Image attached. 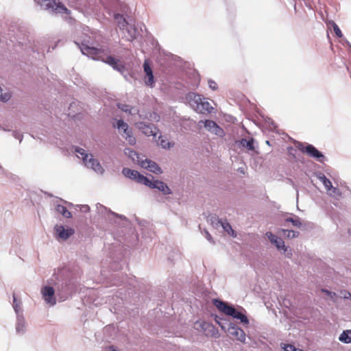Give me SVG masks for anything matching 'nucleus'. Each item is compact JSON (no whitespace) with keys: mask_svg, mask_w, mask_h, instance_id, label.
Wrapping results in <instances>:
<instances>
[{"mask_svg":"<svg viewBox=\"0 0 351 351\" xmlns=\"http://www.w3.org/2000/svg\"><path fill=\"white\" fill-rule=\"evenodd\" d=\"M190 105L197 112L199 113H210L213 108L210 103L202 98L201 95L192 94L189 95Z\"/></svg>","mask_w":351,"mask_h":351,"instance_id":"3","label":"nucleus"},{"mask_svg":"<svg viewBox=\"0 0 351 351\" xmlns=\"http://www.w3.org/2000/svg\"><path fill=\"white\" fill-rule=\"evenodd\" d=\"M138 128L147 136H156L157 134V128L153 124L140 123Z\"/></svg>","mask_w":351,"mask_h":351,"instance_id":"15","label":"nucleus"},{"mask_svg":"<svg viewBox=\"0 0 351 351\" xmlns=\"http://www.w3.org/2000/svg\"><path fill=\"white\" fill-rule=\"evenodd\" d=\"M143 69H144L145 73H146V75L147 76V78H145V82L146 85L149 86H153V85L154 84V75H153L152 68L150 67L147 61H145V62L143 63Z\"/></svg>","mask_w":351,"mask_h":351,"instance_id":"17","label":"nucleus"},{"mask_svg":"<svg viewBox=\"0 0 351 351\" xmlns=\"http://www.w3.org/2000/svg\"><path fill=\"white\" fill-rule=\"evenodd\" d=\"M221 226L223 227V230L228 233L229 235L232 236V237H236L237 234L234 232V230L232 228L231 225L228 222H222L220 221Z\"/></svg>","mask_w":351,"mask_h":351,"instance_id":"20","label":"nucleus"},{"mask_svg":"<svg viewBox=\"0 0 351 351\" xmlns=\"http://www.w3.org/2000/svg\"><path fill=\"white\" fill-rule=\"evenodd\" d=\"M240 143L243 147H245L248 150L253 151L254 149L253 138H250V140L242 139Z\"/></svg>","mask_w":351,"mask_h":351,"instance_id":"21","label":"nucleus"},{"mask_svg":"<svg viewBox=\"0 0 351 351\" xmlns=\"http://www.w3.org/2000/svg\"><path fill=\"white\" fill-rule=\"evenodd\" d=\"M341 297H343V298L348 299L351 298V294L350 292L342 291L340 293Z\"/></svg>","mask_w":351,"mask_h":351,"instance_id":"35","label":"nucleus"},{"mask_svg":"<svg viewBox=\"0 0 351 351\" xmlns=\"http://www.w3.org/2000/svg\"><path fill=\"white\" fill-rule=\"evenodd\" d=\"M11 97L10 93H2V88L0 86V101L3 102L8 101Z\"/></svg>","mask_w":351,"mask_h":351,"instance_id":"28","label":"nucleus"},{"mask_svg":"<svg viewBox=\"0 0 351 351\" xmlns=\"http://www.w3.org/2000/svg\"><path fill=\"white\" fill-rule=\"evenodd\" d=\"M333 29H334V32H335L336 35L338 37H341L342 36L341 31L340 30V29L338 27V25L336 23H333Z\"/></svg>","mask_w":351,"mask_h":351,"instance_id":"33","label":"nucleus"},{"mask_svg":"<svg viewBox=\"0 0 351 351\" xmlns=\"http://www.w3.org/2000/svg\"><path fill=\"white\" fill-rule=\"evenodd\" d=\"M76 153L78 154V157H81L83 159V161L85 165L88 168H90L93 169L95 172L102 173L104 169L100 165V163L94 158L92 154H88L85 152V150L81 148L75 149Z\"/></svg>","mask_w":351,"mask_h":351,"instance_id":"4","label":"nucleus"},{"mask_svg":"<svg viewBox=\"0 0 351 351\" xmlns=\"http://www.w3.org/2000/svg\"><path fill=\"white\" fill-rule=\"evenodd\" d=\"M109 350L110 351H117L116 349L114 347H112V346L109 347Z\"/></svg>","mask_w":351,"mask_h":351,"instance_id":"40","label":"nucleus"},{"mask_svg":"<svg viewBox=\"0 0 351 351\" xmlns=\"http://www.w3.org/2000/svg\"><path fill=\"white\" fill-rule=\"evenodd\" d=\"M214 305L217 308L218 310L223 313L227 315L232 316L234 318L239 319L242 323L248 324L249 321L247 317L241 312L237 311L236 309L229 306L228 303L224 302L220 300H213Z\"/></svg>","mask_w":351,"mask_h":351,"instance_id":"2","label":"nucleus"},{"mask_svg":"<svg viewBox=\"0 0 351 351\" xmlns=\"http://www.w3.org/2000/svg\"><path fill=\"white\" fill-rule=\"evenodd\" d=\"M195 326L197 328H201V329L206 332V335L207 336L210 335L215 337H218V331L216 330V328L213 324L208 322L204 321L197 322L195 323Z\"/></svg>","mask_w":351,"mask_h":351,"instance_id":"9","label":"nucleus"},{"mask_svg":"<svg viewBox=\"0 0 351 351\" xmlns=\"http://www.w3.org/2000/svg\"><path fill=\"white\" fill-rule=\"evenodd\" d=\"M340 341L349 343L351 342V330H344L339 337Z\"/></svg>","mask_w":351,"mask_h":351,"instance_id":"19","label":"nucleus"},{"mask_svg":"<svg viewBox=\"0 0 351 351\" xmlns=\"http://www.w3.org/2000/svg\"><path fill=\"white\" fill-rule=\"evenodd\" d=\"M114 19L116 20L118 26L120 29H124L125 27H128V23L125 20V19L123 16V15L119 14H114Z\"/></svg>","mask_w":351,"mask_h":351,"instance_id":"18","label":"nucleus"},{"mask_svg":"<svg viewBox=\"0 0 351 351\" xmlns=\"http://www.w3.org/2000/svg\"><path fill=\"white\" fill-rule=\"evenodd\" d=\"M208 85H209V87H210L212 90H217V88H218L217 84L215 81H213V80H210L208 81Z\"/></svg>","mask_w":351,"mask_h":351,"instance_id":"34","label":"nucleus"},{"mask_svg":"<svg viewBox=\"0 0 351 351\" xmlns=\"http://www.w3.org/2000/svg\"><path fill=\"white\" fill-rule=\"evenodd\" d=\"M350 234L351 235V230L349 231Z\"/></svg>","mask_w":351,"mask_h":351,"instance_id":"42","label":"nucleus"},{"mask_svg":"<svg viewBox=\"0 0 351 351\" xmlns=\"http://www.w3.org/2000/svg\"><path fill=\"white\" fill-rule=\"evenodd\" d=\"M141 166L149 170V171L156 174H160L162 173L161 168L154 161L150 160H145L140 162Z\"/></svg>","mask_w":351,"mask_h":351,"instance_id":"14","label":"nucleus"},{"mask_svg":"<svg viewBox=\"0 0 351 351\" xmlns=\"http://www.w3.org/2000/svg\"><path fill=\"white\" fill-rule=\"evenodd\" d=\"M327 191L329 193L330 195L333 196V197H337V196H339L341 195L339 190L336 187L332 186V188H331L330 191Z\"/></svg>","mask_w":351,"mask_h":351,"instance_id":"29","label":"nucleus"},{"mask_svg":"<svg viewBox=\"0 0 351 351\" xmlns=\"http://www.w3.org/2000/svg\"><path fill=\"white\" fill-rule=\"evenodd\" d=\"M162 148H169L171 147V143L169 142H167L166 140L161 138L159 140V142L158 143Z\"/></svg>","mask_w":351,"mask_h":351,"instance_id":"30","label":"nucleus"},{"mask_svg":"<svg viewBox=\"0 0 351 351\" xmlns=\"http://www.w3.org/2000/svg\"><path fill=\"white\" fill-rule=\"evenodd\" d=\"M117 128L129 144L134 145L136 143V138L132 135V130L129 129L128 125L126 123L122 120H119L117 121Z\"/></svg>","mask_w":351,"mask_h":351,"instance_id":"5","label":"nucleus"},{"mask_svg":"<svg viewBox=\"0 0 351 351\" xmlns=\"http://www.w3.org/2000/svg\"><path fill=\"white\" fill-rule=\"evenodd\" d=\"M41 5L46 9H51L58 12L67 13L68 9L59 0H40Z\"/></svg>","mask_w":351,"mask_h":351,"instance_id":"6","label":"nucleus"},{"mask_svg":"<svg viewBox=\"0 0 351 351\" xmlns=\"http://www.w3.org/2000/svg\"><path fill=\"white\" fill-rule=\"evenodd\" d=\"M282 232L284 237L289 239L297 237L299 235V232L294 230H282Z\"/></svg>","mask_w":351,"mask_h":351,"instance_id":"23","label":"nucleus"},{"mask_svg":"<svg viewBox=\"0 0 351 351\" xmlns=\"http://www.w3.org/2000/svg\"><path fill=\"white\" fill-rule=\"evenodd\" d=\"M204 127L210 132L218 135L221 136L223 133V130L219 128L217 123L211 120H206L204 122Z\"/></svg>","mask_w":351,"mask_h":351,"instance_id":"16","label":"nucleus"},{"mask_svg":"<svg viewBox=\"0 0 351 351\" xmlns=\"http://www.w3.org/2000/svg\"><path fill=\"white\" fill-rule=\"evenodd\" d=\"M205 234H206V238L211 243H214V241L213 240V238L210 235V234L208 232V231H206L205 232Z\"/></svg>","mask_w":351,"mask_h":351,"instance_id":"37","label":"nucleus"},{"mask_svg":"<svg viewBox=\"0 0 351 351\" xmlns=\"http://www.w3.org/2000/svg\"><path fill=\"white\" fill-rule=\"evenodd\" d=\"M324 292H325L328 295H329L332 299H333L335 297H336V293L334 292H330L327 290H322Z\"/></svg>","mask_w":351,"mask_h":351,"instance_id":"36","label":"nucleus"},{"mask_svg":"<svg viewBox=\"0 0 351 351\" xmlns=\"http://www.w3.org/2000/svg\"><path fill=\"white\" fill-rule=\"evenodd\" d=\"M56 210L58 213L62 214L64 217L70 218L71 217V213L67 210V208L62 205H58L56 208Z\"/></svg>","mask_w":351,"mask_h":351,"instance_id":"22","label":"nucleus"},{"mask_svg":"<svg viewBox=\"0 0 351 351\" xmlns=\"http://www.w3.org/2000/svg\"><path fill=\"white\" fill-rule=\"evenodd\" d=\"M13 299H14V301H13V307L15 310L16 312H18L19 311V308H20V304L21 302H18L16 300V296L14 294L13 295Z\"/></svg>","mask_w":351,"mask_h":351,"instance_id":"32","label":"nucleus"},{"mask_svg":"<svg viewBox=\"0 0 351 351\" xmlns=\"http://www.w3.org/2000/svg\"><path fill=\"white\" fill-rule=\"evenodd\" d=\"M274 245L278 250H283L285 252L287 251V247L285 245V242L281 238L278 237L276 241H275Z\"/></svg>","mask_w":351,"mask_h":351,"instance_id":"25","label":"nucleus"},{"mask_svg":"<svg viewBox=\"0 0 351 351\" xmlns=\"http://www.w3.org/2000/svg\"><path fill=\"white\" fill-rule=\"evenodd\" d=\"M320 179L322 180L326 189L327 191H330L331 188H332V182L328 178H326L324 176L321 177Z\"/></svg>","mask_w":351,"mask_h":351,"instance_id":"26","label":"nucleus"},{"mask_svg":"<svg viewBox=\"0 0 351 351\" xmlns=\"http://www.w3.org/2000/svg\"><path fill=\"white\" fill-rule=\"evenodd\" d=\"M82 51L83 53L91 56L93 59L100 60L107 63L114 69L120 70L119 64H118L119 60L111 56H108L109 51L107 49L86 46L82 49Z\"/></svg>","mask_w":351,"mask_h":351,"instance_id":"1","label":"nucleus"},{"mask_svg":"<svg viewBox=\"0 0 351 351\" xmlns=\"http://www.w3.org/2000/svg\"><path fill=\"white\" fill-rule=\"evenodd\" d=\"M298 148L302 152L306 153L310 157L317 158L319 161H322L321 158L323 159L324 157V155L312 145H307L305 146L300 143L298 146Z\"/></svg>","mask_w":351,"mask_h":351,"instance_id":"8","label":"nucleus"},{"mask_svg":"<svg viewBox=\"0 0 351 351\" xmlns=\"http://www.w3.org/2000/svg\"><path fill=\"white\" fill-rule=\"evenodd\" d=\"M130 152L131 153L130 155V157H133V156H137L138 155L137 153L134 152V151H130Z\"/></svg>","mask_w":351,"mask_h":351,"instance_id":"39","label":"nucleus"},{"mask_svg":"<svg viewBox=\"0 0 351 351\" xmlns=\"http://www.w3.org/2000/svg\"><path fill=\"white\" fill-rule=\"evenodd\" d=\"M135 38V36L130 34V39H134Z\"/></svg>","mask_w":351,"mask_h":351,"instance_id":"41","label":"nucleus"},{"mask_svg":"<svg viewBox=\"0 0 351 351\" xmlns=\"http://www.w3.org/2000/svg\"><path fill=\"white\" fill-rule=\"evenodd\" d=\"M118 108L121 109L122 111L128 112L130 114H132V110H134V108L130 107V106L124 104H118Z\"/></svg>","mask_w":351,"mask_h":351,"instance_id":"24","label":"nucleus"},{"mask_svg":"<svg viewBox=\"0 0 351 351\" xmlns=\"http://www.w3.org/2000/svg\"><path fill=\"white\" fill-rule=\"evenodd\" d=\"M145 185L152 189H157L165 195L170 194L171 193L168 186L162 181L155 180L152 182L149 179V183L145 184Z\"/></svg>","mask_w":351,"mask_h":351,"instance_id":"13","label":"nucleus"},{"mask_svg":"<svg viewBox=\"0 0 351 351\" xmlns=\"http://www.w3.org/2000/svg\"><path fill=\"white\" fill-rule=\"evenodd\" d=\"M122 173L125 177L134 180L138 183H142L143 184L149 183V178L140 174V173L136 170H132L129 168H123Z\"/></svg>","mask_w":351,"mask_h":351,"instance_id":"7","label":"nucleus"},{"mask_svg":"<svg viewBox=\"0 0 351 351\" xmlns=\"http://www.w3.org/2000/svg\"><path fill=\"white\" fill-rule=\"evenodd\" d=\"M41 293L47 304H49L51 306L56 304V301L54 298V289L53 287L48 286L44 287L41 290Z\"/></svg>","mask_w":351,"mask_h":351,"instance_id":"12","label":"nucleus"},{"mask_svg":"<svg viewBox=\"0 0 351 351\" xmlns=\"http://www.w3.org/2000/svg\"><path fill=\"white\" fill-rule=\"evenodd\" d=\"M218 317H216L215 321L217 322V324L221 327L223 330H225V326L223 325V324L217 319Z\"/></svg>","mask_w":351,"mask_h":351,"instance_id":"38","label":"nucleus"},{"mask_svg":"<svg viewBox=\"0 0 351 351\" xmlns=\"http://www.w3.org/2000/svg\"><path fill=\"white\" fill-rule=\"evenodd\" d=\"M228 332L229 335L234 337L235 339L243 343L245 341V332L240 328L234 326L230 325L228 328Z\"/></svg>","mask_w":351,"mask_h":351,"instance_id":"10","label":"nucleus"},{"mask_svg":"<svg viewBox=\"0 0 351 351\" xmlns=\"http://www.w3.org/2000/svg\"><path fill=\"white\" fill-rule=\"evenodd\" d=\"M55 232L58 239L66 240L75 233V230L71 228L65 229L62 225H56Z\"/></svg>","mask_w":351,"mask_h":351,"instance_id":"11","label":"nucleus"},{"mask_svg":"<svg viewBox=\"0 0 351 351\" xmlns=\"http://www.w3.org/2000/svg\"><path fill=\"white\" fill-rule=\"evenodd\" d=\"M286 221L291 222L292 223V225L295 227H300L302 225V223L300 222L298 217H296V218L289 217V218L286 219Z\"/></svg>","mask_w":351,"mask_h":351,"instance_id":"27","label":"nucleus"},{"mask_svg":"<svg viewBox=\"0 0 351 351\" xmlns=\"http://www.w3.org/2000/svg\"><path fill=\"white\" fill-rule=\"evenodd\" d=\"M266 236L267 237V238L269 239V241L274 244L275 241H276V240L278 239V237H276V235L273 234L271 232H268L266 233Z\"/></svg>","mask_w":351,"mask_h":351,"instance_id":"31","label":"nucleus"}]
</instances>
